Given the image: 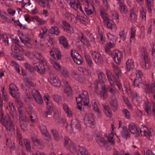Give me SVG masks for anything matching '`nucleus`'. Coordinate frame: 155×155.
I'll return each instance as SVG.
<instances>
[{"label":"nucleus","mask_w":155,"mask_h":155,"mask_svg":"<svg viewBox=\"0 0 155 155\" xmlns=\"http://www.w3.org/2000/svg\"><path fill=\"white\" fill-rule=\"evenodd\" d=\"M1 122L2 125L5 127L7 130L11 131L14 130V125L9 116L7 115L4 117L2 113H1Z\"/></svg>","instance_id":"obj_1"},{"label":"nucleus","mask_w":155,"mask_h":155,"mask_svg":"<svg viewBox=\"0 0 155 155\" xmlns=\"http://www.w3.org/2000/svg\"><path fill=\"white\" fill-rule=\"evenodd\" d=\"M77 104H81L84 106L88 105L89 103V96L87 91H83L78 97L76 98Z\"/></svg>","instance_id":"obj_2"},{"label":"nucleus","mask_w":155,"mask_h":155,"mask_svg":"<svg viewBox=\"0 0 155 155\" xmlns=\"http://www.w3.org/2000/svg\"><path fill=\"white\" fill-rule=\"evenodd\" d=\"M20 39L25 45L27 48H31L33 45V41L30 38V36L28 33L22 34V36L20 37Z\"/></svg>","instance_id":"obj_3"},{"label":"nucleus","mask_w":155,"mask_h":155,"mask_svg":"<svg viewBox=\"0 0 155 155\" xmlns=\"http://www.w3.org/2000/svg\"><path fill=\"white\" fill-rule=\"evenodd\" d=\"M140 130L141 135L146 136L147 138L150 140H153V133L152 130H149L146 127L143 126H142Z\"/></svg>","instance_id":"obj_4"},{"label":"nucleus","mask_w":155,"mask_h":155,"mask_svg":"<svg viewBox=\"0 0 155 155\" xmlns=\"http://www.w3.org/2000/svg\"><path fill=\"white\" fill-rule=\"evenodd\" d=\"M91 54L93 60L96 64H101L103 62L102 55L99 52L96 51H92Z\"/></svg>","instance_id":"obj_5"},{"label":"nucleus","mask_w":155,"mask_h":155,"mask_svg":"<svg viewBox=\"0 0 155 155\" xmlns=\"http://www.w3.org/2000/svg\"><path fill=\"white\" fill-rule=\"evenodd\" d=\"M84 122L86 125L92 127L94 124V119L92 114H86L84 117Z\"/></svg>","instance_id":"obj_6"},{"label":"nucleus","mask_w":155,"mask_h":155,"mask_svg":"<svg viewBox=\"0 0 155 155\" xmlns=\"http://www.w3.org/2000/svg\"><path fill=\"white\" fill-rule=\"evenodd\" d=\"M19 124L21 129L23 131H25L27 130V125L29 121L28 117L23 116L19 117Z\"/></svg>","instance_id":"obj_7"},{"label":"nucleus","mask_w":155,"mask_h":155,"mask_svg":"<svg viewBox=\"0 0 155 155\" xmlns=\"http://www.w3.org/2000/svg\"><path fill=\"white\" fill-rule=\"evenodd\" d=\"M49 81L51 84L54 86L60 87L61 86L60 81L57 76L54 74H50Z\"/></svg>","instance_id":"obj_8"},{"label":"nucleus","mask_w":155,"mask_h":155,"mask_svg":"<svg viewBox=\"0 0 155 155\" xmlns=\"http://www.w3.org/2000/svg\"><path fill=\"white\" fill-rule=\"evenodd\" d=\"M71 55L74 61L78 64H81L83 62L82 58L77 51H71Z\"/></svg>","instance_id":"obj_9"},{"label":"nucleus","mask_w":155,"mask_h":155,"mask_svg":"<svg viewBox=\"0 0 155 155\" xmlns=\"http://www.w3.org/2000/svg\"><path fill=\"white\" fill-rule=\"evenodd\" d=\"M31 93L35 100L38 103L40 104H41L43 103L42 98L40 93L38 90L33 89L31 91Z\"/></svg>","instance_id":"obj_10"},{"label":"nucleus","mask_w":155,"mask_h":155,"mask_svg":"<svg viewBox=\"0 0 155 155\" xmlns=\"http://www.w3.org/2000/svg\"><path fill=\"white\" fill-rule=\"evenodd\" d=\"M37 135L32 136L31 138L32 141L35 145H36L38 148L40 149H43L45 147L44 143L43 140L41 139H38L37 138Z\"/></svg>","instance_id":"obj_11"},{"label":"nucleus","mask_w":155,"mask_h":155,"mask_svg":"<svg viewBox=\"0 0 155 155\" xmlns=\"http://www.w3.org/2000/svg\"><path fill=\"white\" fill-rule=\"evenodd\" d=\"M0 16L2 19L8 23H11L12 21H14L13 18H12L4 10L0 11Z\"/></svg>","instance_id":"obj_12"},{"label":"nucleus","mask_w":155,"mask_h":155,"mask_svg":"<svg viewBox=\"0 0 155 155\" xmlns=\"http://www.w3.org/2000/svg\"><path fill=\"white\" fill-rule=\"evenodd\" d=\"M112 55L114 56V58L116 63L119 64L123 56L121 52L117 50H115L113 52Z\"/></svg>","instance_id":"obj_13"},{"label":"nucleus","mask_w":155,"mask_h":155,"mask_svg":"<svg viewBox=\"0 0 155 155\" xmlns=\"http://www.w3.org/2000/svg\"><path fill=\"white\" fill-rule=\"evenodd\" d=\"M50 53L51 56L56 60H58L61 58V52L58 48H52L50 51Z\"/></svg>","instance_id":"obj_14"},{"label":"nucleus","mask_w":155,"mask_h":155,"mask_svg":"<svg viewBox=\"0 0 155 155\" xmlns=\"http://www.w3.org/2000/svg\"><path fill=\"white\" fill-rule=\"evenodd\" d=\"M143 86L147 92L149 93L152 92L155 93V78L153 80L152 84L150 86L149 83H146L145 84H143Z\"/></svg>","instance_id":"obj_15"},{"label":"nucleus","mask_w":155,"mask_h":155,"mask_svg":"<svg viewBox=\"0 0 155 155\" xmlns=\"http://www.w3.org/2000/svg\"><path fill=\"white\" fill-rule=\"evenodd\" d=\"M110 104L111 108L114 111H115L117 109L119 104L116 97L113 96L111 97Z\"/></svg>","instance_id":"obj_16"},{"label":"nucleus","mask_w":155,"mask_h":155,"mask_svg":"<svg viewBox=\"0 0 155 155\" xmlns=\"http://www.w3.org/2000/svg\"><path fill=\"white\" fill-rule=\"evenodd\" d=\"M95 139L98 145L101 147L105 146L106 141L104 139V138L101 135L97 134H95Z\"/></svg>","instance_id":"obj_17"},{"label":"nucleus","mask_w":155,"mask_h":155,"mask_svg":"<svg viewBox=\"0 0 155 155\" xmlns=\"http://www.w3.org/2000/svg\"><path fill=\"white\" fill-rule=\"evenodd\" d=\"M138 11L136 8L131 9L130 11V21L133 22H135L137 19Z\"/></svg>","instance_id":"obj_18"},{"label":"nucleus","mask_w":155,"mask_h":155,"mask_svg":"<svg viewBox=\"0 0 155 155\" xmlns=\"http://www.w3.org/2000/svg\"><path fill=\"white\" fill-rule=\"evenodd\" d=\"M46 63L44 62H42L39 64H36L34 65V68L35 70H36L40 74H43L45 72V68L44 66L45 64Z\"/></svg>","instance_id":"obj_19"},{"label":"nucleus","mask_w":155,"mask_h":155,"mask_svg":"<svg viewBox=\"0 0 155 155\" xmlns=\"http://www.w3.org/2000/svg\"><path fill=\"white\" fill-rule=\"evenodd\" d=\"M99 13L101 18L103 19L104 22L106 21L109 20V17L106 12L105 10L102 7H100L99 9Z\"/></svg>","instance_id":"obj_20"},{"label":"nucleus","mask_w":155,"mask_h":155,"mask_svg":"<svg viewBox=\"0 0 155 155\" xmlns=\"http://www.w3.org/2000/svg\"><path fill=\"white\" fill-rule=\"evenodd\" d=\"M96 73L99 82L101 83H104L106 76L102 71L101 69H97L96 71Z\"/></svg>","instance_id":"obj_21"},{"label":"nucleus","mask_w":155,"mask_h":155,"mask_svg":"<svg viewBox=\"0 0 155 155\" xmlns=\"http://www.w3.org/2000/svg\"><path fill=\"white\" fill-rule=\"evenodd\" d=\"M9 90L10 91V93L13 97L17 98L18 95L16 91L18 90L16 86L14 84H11L9 86Z\"/></svg>","instance_id":"obj_22"},{"label":"nucleus","mask_w":155,"mask_h":155,"mask_svg":"<svg viewBox=\"0 0 155 155\" xmlns=\"http://www.w3.org/2000/svg\"><path fill=\"white\" fill-rule=\"evenodd\" d=\"M105 25L107 26L108 28L110 29L113 31H115L117 29V27L114 22L109 19L106 21L104 22Z\"/></svg>","instance_id":"obj_23"},{"label":"nucleus","mask_w":155,"mask_h":155,"mask_svg":"<svg viewBox=\"0 0 155 155\" xmlns=\"http://www.w3.org/2000/svg\"><path fill=\"white\" fill-rule=\"evenodd\" d=\"M144 110L148 116H150L152 113L150 103L147 100L143 104Z\"/></svg>","instance_id":"obj_24"},{"label":"nucleus","mask_w":155,"mask_h":155,"mask_svg":"<svg viewBox=\"0 0 155 155\" xmlns=\"http://www.w3.org/2000/svg\"><path fill=\"white\" fill-rule=\"evenodd\" d=\"M92 104L93 110L96 112L97 117H101V112L98 107L97 101L95 100H93L92 101Z\"/></svg>","instance_id":"obj_25"},{"label":"nucleus","mask_w":155,"mask_h":155,"mask_svg":"<svg viewBox=\"0 0 155 155\" xmlns=\"http://www.w3.org/2000/svg\"><path fill=\"white\" fill-rule=\"evenodd\" d=\"M140 65L144 69H149L151 67L150 59H148V61H147L146 60H145L141 61Z\"/></svg>","instance_id":"obj_26"},{"label":"nucleus","mask_w":155,"mask_h":155,"mask_svg":"<svg viewBox=\"0 0 155 155\" xmlns=\"http://www.w3.org/2000/svg\"><path fill=\"white\" fill-rule=\"evenodd\" d=\"M140 57L143 60V61L146 60L148 61V59H149L148 56V53L146 50L142 48L141 49L139 54Z\"/></svg>","instance_id":"obj_27"},{"label":"nucleus","mask_w":155,"mask_h":155,"mask_svg":"<svg viewBox=\"0 0 155 155\" xmlns=\"http://www.w3.org/2000/svg\"><path fill=\"white\" fill-rule=\"evenodd\" d=\"M6 108L8 110L10 114L12 116L16 114L15 109L14 106L13 105V103L11 101L9 103L8 106H7Z\"/></svg>","instance_id":"obj_28"},{"label":"nucleus","mask_w":155,"mask_h":155,"mask_svg":"<svg viewBox=\"0 0 155 155\" xmlns=\"http://www.w3.org/2000/svg\"><path fill=\"white\" fill-rule=\"evenodd\" d=\"M52 134L53 135L54 139L57 140L59 141L62 138V136L55 129H51V130Z\"/></svg>","instance_id":"obj_29"},{"label":"nucleus","mask_w":155,"mask_h":155,"mask_svg":"<svg viewBox=\"0 0 155 155\" xmlns=\"http://www.w3.org/2000/svg\"><path fill=\"white\" fill-rule=\"evenodd\" d=\"M36 2L38 3L42 7L49 8L48 0H35Z\"/></svg>","instance_id":"obj_30"},{"label":"nucleus","mask_w":155,"mask_h":155,"mask_svg":"<svg viewBox=\"0 0 155 155\" xmlns=\"http://www.w3.org/2000/svg\"><path fill=\"white\" fill-rule=\"evenodd\" d=\"M63 26L65 27L64 29L68 33H73V28L70 26V25L66 21L63 22Z\"/></svg>","instance_id":"obj_31"},{"label":"nucleus","mask_w":155,"mask_h":155,"mask_svg":"<svg viewBox=\"0 0 155 155\" xmlns=\"http://www.w3.org/2000/svg\"><path fill=\"white\" fill-rule=\"evenodd\" d=\"M32 54L35 58L40 60L42 62H44L46 63L45 59L42 57L40 53L36 51H34Z\"/></svg>","instance_id":"obj_32"},{"label":"nucleus","mask_w":155,"mask_h":155,"mask_svg":"<svg viewBox=\"0 0 155 155\" xmlns=\"http://www.w3.org/2000/svg\"><path fill=\"white\" fill-rule=\"evenodd\" d=\"M154 0H145L146 4V8L149 12H151L152 8L153 6V1Z\"/></svg>","instance_id":"obj_33"},{"label":"nucleus","mask_w":155,"mask_h":155,"mask_svg":"<svg viewBox=\"0 0 155 155\" xmlns=\"http://www.w3.org/2000/svg\"><path fill=\"white\" fill-rule=\"evenodd\" d=\"M59 40L60 43L63 45L65 48H68L69 44L65 37L62 36L60 37Z\"/></svg>","instance_id":"obj_34"},{"label":"nucleus","mask_w":155,"mask_h":155,"mask_svg":"<svg viewBox=\"0 0 155 155\" xmlns=\"http://www.w3.org/2000/svg\"><path fill=\"white\" fill-rule=\"evenodd\" d=\"M72 130L79 129L80 127V124L79 121L77 119H74L72 120L71 125Z\"/></svg>","instance_id":"obj_35"},{"label":"nucleus","mask_w":155,"mask_h":155,"mask_svg":"<svg viewBox=\"0 0 155 155\" xmlns=\"http://www.w3.org/2000/svg\"><path fill=\"white\" fill-rule=\"evenodd\" d=\"M115 46V44L114 43H110L106 44L104 46L105 52L106 53L109 54L110 49L114 47Z\"/></svg>","instance_id":"obj_36"},{"label":"nucleus","mask_w":155,"mask_h":155,"mask_svg":"<svg viewBox=\"0 0 155 155\" xmlns=\"http://www.w3.org/2000/svg\"><path fill=\"white\" fill-rule=\"evenodd\" d=\"M129 129L130 132L133 134H135L137 133L138 132V130L135 126V124L131 123L130 124L129 126Z\"/></svg>","instance_id":"obj_37"},{"label":"nucleus","mask_w":155,"mask_h":155,"mask_svg":"<svg viewBox=\"0 0 155 155\" xmlns=\"http://www.w3.org/2000/svg\"><path fill=\"white\" fill-rule=\"evenodd\" d=\"M104 111L107 117H110L112 116V113L109 106H105L104 107Z\"/></svg>","instance_id":"obj_38"},{"label":"nucleus","mask_w":155,"mask_h":155,"mask_svg":"<svg viewBox=\"0 0 155 155\" xmlns=\"http://www.w3.org/2000/svg\"><path fill=\"white\" fill-rule=\"evenodd\" d=\"M121 136L127 138V137H129L130 134L128 131L127 127H124L121 132Z\"/></svg>","instance_id":"obj_39"},{"label":"nucleus","mask_w":155,"mask_h":155,"mask_svg":"<svg viewBox=\"0 0 155 155\" xmlns=\"http://www.w3.org/2000/svg\"><path fill=\"white\" fill-rule=\"evenodd\" d=\"M25 85L31 89L34 88L36 85V84L34 83L28 79L25 80Z\"/></svg>","instance_id":"obj_40"},{"label":"nucleus","mask_w":155,"mask_h":155,"mask_svg":"<svg viewBox=\"0 0 155 155\" xmlns=\"http://www.w3.org/2000/svg\"><path fill=\"white\" fill-rule=\"evenodd\" d=\"M78 70L81 72L83 73V74L87 76L91 75V73L89 71L84 67H79L78 68Z\"/></svg>","instance_id":"obj_41"},{"label":"nucleus","mask_w":155,"mask_h":155,"mask_svg":"<svg viewBox=\"0 0 155 155\" xmlns=\"http://www.w3.org/2000/svg\"><path fill=\"white\" fill-rule=\"evenodd\" d=\"M119 9L120 12L124 14H126L127 12V7L122 2H119Z\"/></svg>","instance_id":"obj_42"},{"label":"nucleus","mask_w":155,"mask_h":155,"mask_svg":"<svg viewBox=\"0 0 155 155\" xmlns=\"http://www.w3.org/2000/svg\"><path fill=\"white\" fill-rule=\"evenodd\" d=\"M78 154V155H89L88 151L85 147H79Z\"/></svg>","instance_id":"obj_43"},{"label":"nucleus","mask_w":155,"mask_h":155,"mask_svg":"<svg viewBox=\"0 0 155 155\" xmlns=\"http://www.w3.org/2000/svg\"><path fill=\"white\" fill-rule=\"evenodd\" d=\"M23 142L25 146L27 151L29 152H31V148L29 140L28 139H25L24 140Z\"/></svg>","instance_id":"obj_44"},{"label":"nucleus","mask_w":155,"mask_h":155,"mask_svg":"<svg viewBox=\"0 0 155 155\" xmlns=\"http://www.w3.org/2000/svg\"><path fill=\"white\" fill-rule=\"evenodd\" d=\"M64 92L69 99H71L72 98V91L71 87L65 88Z\"/></svg>","instance_id":"obj_45"},{"label":"nucleus","mask_w":155,"mask_h":155,"mask_svg":"<svg viewBox=\"0 0 155 155\" xmlns=\"http://www.w3.org/2000/svg\"><path fill=\"white\" fill-rule=\"evenodd\" d=\"M113 68L116 76L118 78L119 77L121 74V71L119 68L113 63Z\"/></svg>","instance_id":"obj_46"},{"label":"nucleus","mask_w":155,"mask_h":155,"mask_svg":"<svg viewBox=\"0 0 155 155\" xmlns=\"http://www.w3.org/2000/svg\"><path fill=\"white\" fill-rule=\"evenodd\" d=\"M67 147V149L72 153H74L76 151V147L74 143L72 142V143Z\"/></svg>","instance_id":"obj_47"},{"label":"nucleus","mask_w":155,"mask_h":155,"mask_svg":"<svg viewBox=\"0 0 155 155\" xmlns=\"http://www.w3.org/2000/svg\"><path fill=\"white\" fill-rule=\"evenodd\" d=\"M25 95L24 99L25 101H30L32 99V98L29 92L27 90L26 88L25 89Z\"/></svg>","instance_id":"obj_48"},{"label":"nucleus","mask_w":155,"mask_h":155,"mask_svg":"<svg viewBox=\"0 0 155 155\" xmlns=\"http://www.w3.org/2000/svg\"><path fill=\"white\" fill-rule=\"evenodd\" d=\"M142 80L141 78H136L134 82V86H138L139 87H140V86H141L143 85L142 83Z\"/></svg>","instance_id":"obj_49"},{"label":"nucleus","mask_w":155,"mask_h":155,"mask_svg":"<svg viewBox=\"0 0 155 155\" xmlns=\"http://www.w3.org/2000/svg\"><path fill=\"white\" fill-rule=\"evenodd\" d=\"M32 19L34 21L38 23L39 25H41L44 24L45 21L43 19H41L37 16H34L32 17Z\"/></svg>","instance_id":"obj_50"},{"label":"nucleus","mask_w":155,"mask_h":155,"mask_svg":"<svg viewBox=\"0 0 155 155\" xmlns=\"http://www.w3.org/2000/svg\"><path fill=\"white\" fill-rule=\"evenodd\" d=\"M72 8L74 10L77 11L78 12H79L80 11L81 12H83L79 1L75 4Z\"/></svg>","instance_id":"obj_51"},{"label":"nucleus","mask_w":155,"mask_h":155,"mask_svg":"<svg viewBox=\"0 0 155 155\" xmlns=\"http://www.w3.org/2000/svg\"><path fill=\"white\" fill-rule=\"evenodd\" d=\"M134 62L132 59H128L126 62L127 70V71H130V69L133 66Z\"/></svg>","instance_id":"obj_52"},{"label":"nucleus","mask_w":155,"mask_h":155,"mask_svg":"<svg viewBox=\"0 0 155 155\" xmlns=\"http://www.w3.org/2000/svg\"><path fill=\"white\" fill-rule=\"evenodd\" d=\"M59 71L61 74L64 77H69V73L66 68L64 67L62 68Z\"/></svg>","instance_id":"obj_53"},{"label":"nucleus","mask_w":155,"mask_h":155,"mask_svg":"<svg viewBox=\"0 0 155 155\" xmlns=\"http://www.w3.org/2000/svg\"><path fill=\"white\" fill-rule=\"evenodd\" d=\"M85 57L86 61L87 64L90 67H91L93 66V64L92 61V59L91 57L88 55H85Z\"/></svg>","instance_id":"obj_54"},{"label":"nucleus","mask_w":155,"mask_h":155,"mask_svg":"<svg viewBox=\"0 0 155 155\" xmlns=\"http://www.w3.org/2000/svg\"><path fill=\"white\" fill-rule=\"evenodd\" d=\"M119 35L120 36V42L121 41H125L126 40V33L124 30H122L119 32Z\"/></svg>","instance_id":"obj_55"},{"label":"nucleus","mask_w":155,"mask_h":155,"mask_svg":"<svg viewBox=\"0 0 155 155\" xmlns=\"http://www.w3.org/2000/svg\"><path fill=\"white\" fill-rule=\"evenodd\" d=\"M49 32L51 34H55L57 35H58L59 33L58 28L55 26L52 27L51 28Z\"/></svg>","instance_id":"obj_56"},{"label":"nucleus","mask_w":155,"mask_h":155,"mask_svg":"<svg viewBox=\"0 0 155 155\" xmlns=\"http://www.w3.org/2000/svg\"><path fill=\"white\" fill-rule=\"evenodd\" d=\"M53 38L50 37L46 38V45L47 47L51 48L53 46Z\"/></svg>","instance_id":"obj_57"},{"label":"nucleus","mask_w":155,"mask_h":155,"mask_svg":"<svg viewBox=\"0 0 155 155\" xmlns=\"http://www.w3.org/2000/svg\"><path fill=\"white\" fill-rule=\"evenodd\" d=\"M72 140H70L69 138L67 137H65L64 138V146L67 148L69 145L72 143Z\"/></svg>","instance_id":"obj_58"},{"label":"nucleus","mask_w":155,"mask_h":155,"mask_svg":"<svg viewBox=\"0 0 155 155\" xmlns=\"http://www.w3.org/2000/svg\"><path fill=\"white\" fill-rule=\"evenodd\" d=\"M51 63L53 64L54 67V68L58 70L59 71L62 68L60 64L57 62L52 61V59H50Z\"/></svg>","instance_id":"obj_59"},{"label":"nucleus","mask_w":155,"mask_h":155,"mask_svg":"<svg viewBox=\"0 0 155 155\" xmlns=\"http://www.w3.org/2000/svg\"><path fill=\"white\" fill-rule=\"evenodd\" d=\"M98 41L101 44H103L105 42V39L102 33H99L97 35Z\"/></svg>","instance_id":"obj_60"},{"label":"nucleus","mask_w":155,"mask_h":155,"mask_svg":"<svg viewBox=\"0 0 155 155\" xmlns=\"http://www.w3.org/2000/svg\"><path fill=\"white\" fill-rule=\"evenodd\" d=\"M53 99L57 103H60L62 101V97L60 95L54 94L53 97Z\"/></svg>","instance_id":"obj_61"},{"label":"nucleus","mask_w":155,"mask_h":155,"mask_svg":"<svg viewBox=\"0 0 155 155\" xmlns=\"http://www.w3.org/2000/svg\"><path fill=\"white\" fill-rule=\"evenodd\" d=\"M19 47H20L18 44L16 43H14L11 47L12 52H13L14 53V52H15V54L17 53V52L16 51L18 50Z\"/></svg>","instance_id":"obj_62"},{"label":"nucleus","mask_w":155,"mask_h":155,"mask_svg":"<svg viewBox=\"0 0 155 155\" xmlns=\"http://www.w3.org/2000/svg\"><path fill=\"white\" fill-rule=\"evenodd\" d=\"M39 128L43 134L48 132L46 127L43 124L39 125Z\"/></svg>","instance_id":"obj_63"},{"label":"nucleus","mask_w":155,"mask_h":155,"mask_svg":"<svg viewBox=\"0 0 155 155\" xmlns=\"http://www.w3.org/2000/svg\"><path fill=\"white\" fill-rule=\"evenodd\" d=\"M136 30L135 29V27L132 26L131 28V31H130L131 39H133L135 36V32Z\"/></svg>","instance_id":"obj_64"}]
</instances>
